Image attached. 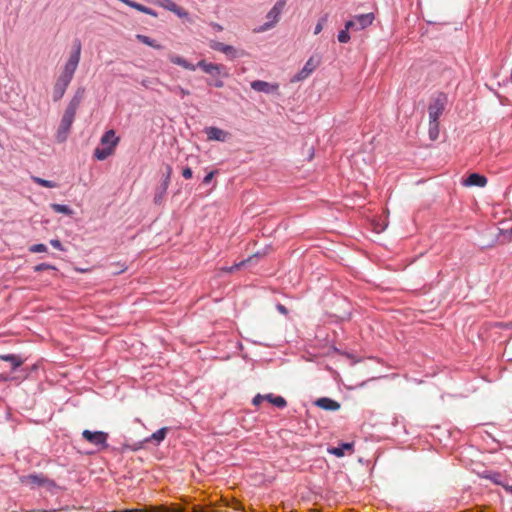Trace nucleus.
Segmentation results:
<instances>
[{"label": "nucleus", "mask_w": 512, "mask_h": 512, "mask_svg": "<svg viewBox=\"0 0 512 512\" xmlns=\"http://www.w3.org/2000/svg\"><path fill=\"white\" fill-rule=\"evenodd\" d=\"M81 48V42L79 40H75L69 58L54 84L52 92V99L54 102L62 99L68 86L70 85L80 62Z\"/></svg>", "instance_id": "1"}, {"label": "nucleus", "mask_w": 512, "mask_h": 512, "mask_svg": "<svg viewBox=\"0 0 512 512\" xmlns=\"http://www.w3.org/2000/svg\"><path fill=\"white\" fill-rule=\"evenodd\" d=\"M168 59L173 64L179 65L183 67L184 69L194 71L196 68L202 69L205 73L213 76V77H221V78H227L229 77V71L227 67L223 64H215L206 62L205 60H200L196 65L191 64L183 57L176 55V54H170L168 56Z\"/></svg>", "instance_id": "2"}, {"label": "nucleus", "mask_w": 512, "mask_h": 512, "mask_svg": "<svg viewBox=\"0 0 512 512\" xmlns=\"http://www.w3.org/2000/svg\"><path fill=\"white\" fill-rule=\"evenodd\" d=\"M286 5V0H278L274 6L270 9V11L267 13L266 18L267 22H265L260 28L258 29L259 32H264L267 30H270L273 28L279 21L280 16L284 10V7Z\"/></svg>", "instance_id": "3"}, {"label": "nucleus", "mask_w": 512, "mask_h": 512, "mask_svg": "<svg viewBox=\"0 0 512 512\" xmlns=\"http://www.w3.org/2000/svg\"><path fill=\"white\" fill-rule=\"evenodd\" d=\"M82 437L98 448V450H104L108 448V433L104 431H90L84 430L82 432Z\"/></svg>", "instance_id": "4"}, {"label": "nucleus", "mask_w": 512, "mask_h": 512, "mask_svg": "<svg viewBox=\"0 0 512 512\" xmlns=\"http://www.w3.org/2000/svg\"><path fill=\"white\" fill-rule=\"evenodd\" d=\"M446 104H447L446 94L439 93L436 97H434L428 106L429 119L439 120L440 116L442 115V113L445 110Z\"/></svg>", "instance_id": "5"}, {"label": "nucleus", "mask_w": 512, "mask_h": 512, "mask_svg": "<svg viewBox=\"0 0 512 512\" xmlns=\"http://www.w3.org/2000/svg\"><path fill=\"white\" fill-rule=\"evenodd\" d=\"M321 63L320 56H311L303 68L293 76L292 82H299L306 79Z\"/></svg>", "instance_id": "6"}, {"label": "nucleus", "mask_w": 512, "mask_h": 512, "mask_svg": "<svg viewBox=\"0 0 512 512\" xmlns=\"http://www.w3.org/2000/svg\"><path fill=\"white\" fill-rule=\"evenodd\" d=\"M126 512H208L204 508L194 506L191 511H187L185 508L180 506L167 507H149L145 509L128 510Z\"/></svg>", "instance_id": "7"}, {"label": "nucleus", "mask_w": 512, "mask_h": 512, "mask_svg": "<svg viewBox=\"0 0 512 512\" xmlns=\"http://www.w3.org/2000/svg\"><path fill=\"white\" fill-rule=\"evenodd\" d=\"M84 93H85V89L83 87H80L76 90L75 94L73 95V97L71 98V100L69 101V103L65 109V112H64L65 114L71 115L75 118L77 109L79 108V106L83 100Z\"/></svg>", "instance_id": "8"}, {"label": "nucleus", "mask_w": 512, "mask_h": 512, "mask_svg": "<svg viewBox=\"0 0 512 512\" xmlns=\"http://www.w3.org/2000/svg\"><path fill=\"white\" fill-rule=\"evenodd\" d=\"M204 132L209 141L226 142L230 137L229 132L215 126L206 127Z\"/></svg>", "instance_id": "9"}, {"label": "nucleus", "mask_w": 512, "mask_h": 512, "mask_svg": "<svg viewBox=\"0 0 512 512\" xmlns=\"http://www.w3.org/2000/svg\"><path fill=\"white\" fill-rule=\"evenodd\" d=\"M251 88L257 92H262L265 94H273L278 91L279 84L269 83V82H266L263 80H255V81L251 82Z\"/></svg>", "instance_id": "10"}, {"label": "nucleus", "mask_w": 512, "mask_h": 512, "mask_svg": "<svg viewBox=\"0 0 512 512\" xmlns=\"http://www.w3.org/2000/svg\"><path fill=\"white\" fill-rule=\"evenodd\" d=\"M74 119L75 118L73 116H71V115H67L65 113L63 114L61 122H60L59 129H58V132H57V138H58L59 141L66 140L67 133L71 129V126H72V124L74 122Z\"/></svg>", "instance_id": "11"}, {"label": "nucleus", "mask_w": 512, "mask_h": 512, "mask_svg": "<svg viewBox=\"0 0 512 512\" xmlns=\"http://www.w3.org/2000/svg\"><path fill=\"white\" fill-rule=\"evenodd\" d=\"M210 47L213 50L220 51V52L224 53L230 59H235V58L239 57L238 51L231 45H227V44H224V43L218 42V41H212L210 43Z\"/></svg>", "instance_id": "12"}, {"label": "nucleus", "mask_w": 512, "mask_h": 512, "mask_svg": "<svg viewBox=\"0 0 512 512\" xmlns=\"http://www.w3.org/2000/svg\"><path fill=\"white\" fill-rule=\"evenodd\" d=\"M353 19L355 22L356 30H363L373 23L375 16L373 13H366L356 15Z\"/></svg>", "instance_id": "13"}, {"label": "nucleus", "mask_w": 512, "mask_h": 512, "mask_svg": "<svg viewBox=\"0 0 512 512\" xmlns=\"http://www.w3.org/2000/svg\"><path fill=\"white\" fill-rule=\"evenodd\" d=\"M487 184V178L478 173H471L464 181L463 185L467 187H484Z\"/></svg>", "instance_id": "14"}, {"label": "nucleus", "mask_w": 512, "mask_h": 512, "mask_svg": "<svg viewBox=\"0 0 512 512\" xmlns=\"http://www.w3.org/2000/svg\"><path fill=\"white\" fill-rule=\"evenodd\" d=\"M315 405L327 411H337L340 409V404L328 397H321L315 401Z\"/></svg>", "instance_id": "15"}, {"label": "nucleus", "mask_w": 512, "mask_h": 512, "mask_svg": "<svg viewBox=\"0 0 512 512\" xmlns=\"http://www.w3.org/2000/svg\"><path fill=\"white\" fill-rule=\"evenodd\" d=\"M101 144L103 146L112 147V149H115L119 142V138L116 136V133L113 129L107 130L101 137L100 140Z\"/></svg>", "instance_id": "16"}, {"label": "nucleus", "mask_w": 512, "mask_h": 512, "mask_svg": "<svg viewBox=\"0 0 512 512\" xmlns=\"http://www.w3.org/2000/svg\"><path fill=\"white\" fill-rule=\"evenodd\" d=\"M346 450L352 451L353 443L344 442L336 447L328 448V452L336 457H343Z\"/></svg>", "instance_id": "17"}, {"label": "nucleus", "mask_w": 512, "mask_h": 512, "mask_svg": "<svg viewBox=\"0 0 512 512\" xmlns=\"http://www.w3.org/2000/svg\"><path fill=\"white\" fill-rule=\"evenodd\" d=\"M265 400L280 409H283L287 406V401L284 397L274 395L273 393L265 394Z\"/></svg>", "instance_id": "18"}, {"label": "nucleus", "mask_w": 512, "mask_h": 512, "mask_svg": "<svg viewBox=\"0 0 512 512\" xmlns=\"http://www.w3.org/2000/svg\"><path fill=\"white\" fill-rule=\"evenodd\" d=\"M0 359L10 364L12 370H16L23 364V360L15 354L1 355Z\"/></svg>", "instance_id": "19"}, {"label": "nucleus", "mask_w": 512, "mask_h": 512, "mask_svg": "<svg viewBox=\"0 0 512 512\" xmlns=\"http://www.w3.org/2000/svg\"><path fill=\"white\" fill-rule=\"evenodd\" d=\"M114 152V149L112 147L105 146L103 148L97 147L94 150V157L97 160L103 161L107 159L112 153Z\"/></svg>", "instance_id": "20"}, {"label": "nucleus", "mask_w": 512, "mask_h": 512, "mask_svg": "<svg viewBox=\"0 0 512 512\" xmlns=\"http://www.w3.org/2000/svg\"><path fill=\"white\" fill-rule=\"evenodd\" d=\"M163 86L166 88L167 91L178 95L182 99L190 94L189 90L181 87L180 85L170 86L167 84H163Z\"/></svg>", "instance_id": "21"}, {"label": "nucleus", "mask_w": 512, "mask_h": 512, "mask_svg": "<svg viewBox=\"0 0 512 512\" xmlns=\"http://www.w3.org/2000/svg\"><path fill=\"white\" fill-rule=\"evenodd\" d=\"M23 481L32 485L42 486L46 482V478L42 475L30 474Z\"/></svg>", "instance_id": "22"}, {"label": "nucleus", "mask_w": 512, "mask_h": 512, "mask_svg": "<svg viewBox=\"0 0 512 512\" xmlns=\"http://www.w3.org/2000/svg\"><path fill=\"white\" fill-rule=\"evenodd\" d=\"M136 38L138 41H140L141 43H143L147 46H150L155 49H162V45L158 44L154 39H152L146 35L137 34Z\"/></svg>", "instance_id": "23"}, {"label": "nucleus", "mask_w": 512, "mask_h": 512, "mask_svg": "<svg viewBox=\"0 0 512 512\" xmlns=\"http://www.w3.org/2000/svg\"><path fill=\"white\" fill-rule=\"evenodd\" d=\"M439 135V121L437 119H429V137L436 140Z\"/></svg>", "instance_id": "24"}, {"label": "nucleus", "mask_w": 512, "mask_h": 512, "mask_svg": "<svg viewBox=\"0 0 512 512\" xmlns=\"http://www.w3.org/2000/svg\"><path fill=\"white\" fill-rule=\"evenodd\" d=\"M131 8L136 9L139 12L148 14V15L153 16V17H157V15H158L157 12L155 10H153L152 8H149V7H147L145 5H142V4H140L138 2H135V1L133 2Z\"/></svg>", "instance_id": "25"}, {"label": "nucleus", "mask_w": 512, "mask_h": 512, "mask_svg": "<svg viewBox=\"0 0 512 512\" xmlns=\"http://www.w3.org/2000/svg\"><path fill=\"white\" fill-rule=\"evenodd\" d=\"M51 208L56 213H61L65 215H71L73 213L72 209L68 205L64 204L53 203L51 204Z\"/></svg>", "instance_id": "26"}, {"label": "nucleus", "mask_w": 512, "mask_h": 512, "mask_svg": "<svg viewBox=\"0 0 512 512\" xmlns=\"http://www.w3.org/2000/svg\"><path fill=\"white\" fill-rule=\"evenodd\" d=\"M32 180L34 183L42 186V187H46V188H56L58 187V184L54 181H51V180H46V179H43V178H40V177H32Z\"/></svg>", "instance_id": "27"}, {"label": "nucleus", "mask_w": 512, "mask_h": 512, "mask_svg": "<svg viewBox=\"0 0 512 512\" xmlns=\"http://www.w3.org/2000/svg\"><path fill=\"white\" fill-rule=\"evenodd\" d=\"M167 431H168L167 427H163V428L157 430L156 432H154L151 435V440H153L156 443L162 442L166 437Z\"/></svg>", "instance_id": "28"}, {"label": "nucleus", "mask_w": 512, "mask_h": 512, "mask_svg": "<svg viewBox=\"0 0 512 512\" xmlns=\"http://www.w3.org/2000/svg\"><path fill=\"white\" fill-rule=\"evenodd\" d=\"M140 83L146 89H151V90L155 89L154 86L156 84L163 85V83L158 78H145V79H142Z\"/></svg>", "instance_id": "29"}, {"label": "nucleus", "mask_w": 512, "mask_h": 512, "mask_svg": "<svg viewBox=\"0 0 512 512\" xmlns=\"http://www.w3.org/2000/svg\"><path fill=\"white\" fill-rule=\"evenodd\" d=\"M171 175H172V167L170 165H167L166 172L164 174V179L161 183V187H163L164 189H168L170 180H171Z\"/></svg>", "instance_id": "30"}, {"label": "nucleus", "mask_w": 512, "mask_h": 512, "mask_svg": "<svg viewBox=\"0 0 512 512\" xmlns=\"http://www.w3.org/2000/svg\"><path fill=\"white\" fill-rule=\"evenodd\" d=\"M166 192H167V189H164L163 187L160 186L154 195V203L157 205L161 204Z\"/></svg>", "instance_id": "31"}, {"label": "nucleus", "mask_w": 512, "mask_h": 512, "mask_svg": "<svg viewBox=\"0 0 512 512\" xmlns=\"http://www.w3.org/2000/svg\"><path fill=\"white\" fill-rule=\"evenodd\" d=\"M248 260H242L239 263H236L232 266L223 267L221 270L225 273H233L234 271L240 269L243 267Z\"/></svg>", "instance_id": "32"}, {"label": "nucleus", "mask_w": 512, "mask_h": 512, "mask_svg": "<svg viewBox=\"0 0 512 512\" xmlns=\"http://www.w3.org/2000/svg\"><path fill=\"white\" fill-rule=\"evenodd\" d=\"M327 21H328V15L327 14L323 15L318 20V22H317V24H316V26L314 28V34L315 35L319 34L322 31V29H323L324 25L327 23Z\"/></svg>", "instance_id": "33"}, {"label": "nucleus", "mask_w": 512, "mask_h": 512, "mask_svg": "<svg viewBox=\"0 0 512 512\" xmlns=\"http://www.w3.org/2000/svg\"><path fill=\"white\" fill-rule=\"evenodd\" d=\"M159 4L161 7H163L164 9L168 10V11H175L176 10V3L172 0H160L159 1Z\"/></svg>", "instance_id": "34"}, {"label": "nucleus", "mask_w": 512, "mask_h": 512, "mask_svg": "<svg viewBox=\"0 0 512 512\" xmlns=\"http://www.w3.org/2000/svg\"><path fill=\"white\" fill-rule=\"evenodd\" d=\"M29 251L31 253H43V252L47 251V247L45 244H42V243L34 244L29 247Z\"/></svg>", "instance_id": "35"}, {"label": "nucleus", "mask_w": 512, "mask_h": 512, "mask_svg": "<svg viewBox=\"0 0 512 512\" xmlns=\"http://www.w3.org/2000/svg\"><path fill=\"white\" fill-rule=\"evenodd\" d=\"M45 270H56V267L48 263H40L34 267L35 272H42Z\"/></svg>", "instance_id": "36"}, {"label": "nucleus", "mask_w": 512, "mask_h": 512, "mask_svg": "<svg viewBox=\"0 0 512 512\" xmlns=\"http://www.w3.org/2000/svg\"><path fill=\"white\" fill-rule=\"evenodd\" d=\"M337 38H338V41H339L340 43H347V42H349V40H350L349 31H347V30H345V29L341 30V31L338 33Z\"/></svg>", "instance_id": "37"}, {"label": "nucleus", "mask_w": 512, "mask_h": 512, "mask_svg": "<svg viewBox=\"0 0 512 512\" xmlns=\"http://www.w3.org/2000/svg\"><path fill=\"white\" fill-rule=\"evenodd\" d=\"M50 244H51V246H52L53 248H55V249H57V250H60V251H63V250H64V247H63V245H62L61 241H60V240H58V239H51V240H50Z\"/></svg>", "instance_id": "38"}, {"label": "nucleus", "mask_w": 512, "mask_h": 512, "mask_svg": "<svg viewBox=\"0 0 512 512\" xmlns=\"http://www.w3.org/2000/svg\"><path fill=\"white\" fill-rule=\"evenodd\" d=\"M173 13H175L180 18H186L188 16V13L178 5H176V10L173 11Z\"/></svg>", "instance_id": "39"}, {"label": "nucleus", "mask_w": 512, "mask_h": 512, "mask_svg": "<svg viewBox=\"0 0 512 512\" xmlns=\"http://www.w3.org/2000/svg\"><path fill=\"white\" fill-rule=\"evenodd\" d=\"M182 176L185 178V179H191L192 176H193V171L190 167H185L183 168L182 170Z\"/></svg>", "instance_id": "40"}, {"label": "nucleus", "mask_w": 512, "mask_h": 512, "mask_svg": "<svg viewBox=\"0 0 512 512\" xmlns=\"http://www.w3.org/2000/svg\"><path fill=\"white\" fill-rule=\"evenodd\" d=\"M217 174V170L209 172L204 178H203V184H209L213 177Z\"/></svg>", "instance_id": "41"}, {"label": "nucleus", "mask_w": 512, "mask_h": 512, "mask_svg": "<svg viewBox=\"0 0 512 512\" xmlns=\"http://www.w3.org/2000/svg\"><path fill=\"white\" fill-rule=\"evenodd\" d=\"M263 400H265V395L257 394L254 396L252 403L255 406H258Z\"/></svg>", "instance_id": "42"}, {"label": "nucleus", "mask_w": 512, "mask_h": 512, "mask_svg": "<svg viewBox=\"0 0 512 512\" xmlns=\"http://www.w3.org/2000/svg\"><path fill=\"white\" fill-rule=\"evenodd\" d=\"M345 30H347V31H349V30H356L354 19L348 20L345 23Z\"/></svg>", "instance_id": "43"}, {"label": "nucleus", "mask_w": 512, "mask_h": 512, "mask_svg": "<svg viewBox=\"0 0 512 512\" xmlns=\"http://www.w3.org/2000/svg\"><path fill=\"white\" fill-rule=\"evenodd\" d=\"M208 85L216 88H222L224 86V82L221 79H216L214 82H208Z\"/></svg>", "instance_id": "44"}, {"label": "nucleus", "mask_w": 512, "mask_h": 512, "mask_svg": "<svg viewBox=\"0 0 512 512\" xmlns=\"http://www.w3.org/2000/svg\"><path fill=\"white\" fill-rule=\"evenodd\" d=\"M277 310H278L280 313L285 314V315L288 313L287 308H286L284 305H282V304H278V305H277Z\"/></svg>", "instance_id": "45"}, {"label": "nucleus", "mask_w": 512, "mask_h": 512, "mask_svg": "<svg viewBox=\"0 0 512 512\" xmlns=\"http://www.w3.org/2000/svg\"><path fill=\"white\" fill-rule=\"evenodd\" d=\"M500 475L499 474H495L493 477H491V479L493 480L494 483L496 484H499V485H502L503 486V483L501 481H499V478Z\"/></svg>", "instance_id": "46"}, {"label": "nucleus", "mask_w": 512, "mask_h": 512, "mask_svg": "<svg viewBox=\"0 0 512 512\" xmlns=\"http://www.w3.org/2000/svg\"><path fill=\"white\" fill-rule=\"evenodd\" d=\"M503 487L504 489L509 492L510 494H512V485H508V484H503Z\"/></svg>", "instance_id": "47"}]
</instances>
